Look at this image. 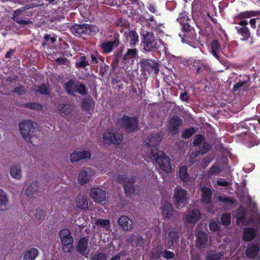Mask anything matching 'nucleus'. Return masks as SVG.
Listing matches in <instances>:
<instances>
[{"mask_svg":"<svg viewBox=\"0 0 260 260\" xmlns=\"http://www.w3.org/2000/svg\"><path fill=\"white\" fill-rule=\"evenodd\" d=\"M19 129L23 139L27 142L32 143L37 139L39 132L37 124L30 120H24L19 124Z\"/></svg>","mask_w":260,"mask_h":260,"instance_id":"obj_1","label":"nucleus"},{"mask_svg":"<svg viewBox=\"0 0 260 260\" xmlns=\"http://www.w3.org/2000/svg\"><path fill=\"white\" fill-rule=\"evenodd\" d=\"M143 41L142 42L144 49L146 51H153L158 50L161 46L164 47V50H166V46L160 40H156L154 39L153 34L151 32H147L145 34H142Z\"/></svg>","mask_w":260,"mask_h":260,"instance_id":"obj_2","label":"nucleus"},{"mask_svg":"<svg viewBox=\"0 0 260 260\" xmlns=\"http://www.w3.org/2000/svg\"><path fill=\"white\" fill-rule=\"evenodd\" d=\"M150 158L155 160L159 168L167 173H169L172 171L169 158L161 151L152 150L150 154Z\"/></svg>","mask_w":260,"mask_h":260,"instance_id":"obj_3","label":"nucleus"},{"mask_svg":"<svg viewBox=\"0 0 260 260\" xmlns=\"http://www.w3.org/2000/svg\"><path fill=\"white\" fill-rule=\"evenodd\" d=\"M59 237L61 244L63 246V250L69 252L73 248V238L70 231L67 229L62 230L59 233Z\"/></svg>","mask_w":260,"mask_h":260,"instance_id":"obj_4","label":"nucleus"},{"mask_svg":"<svg viewBox=\"0 0 260 260\" xmlns=\"http://www.w3.org/2000/svg\"><path fill=\"white\" fill-rule=\"evenodd\" d=\"M173 200L175 206L179 208L188 201L187 191L181 186H177L174 191Z\"/></svg>","mask_w":260,"mask_h":260,"instance_id":"obj_5","label":"nucleus"},{"mask_svg":"<svg viewBox=\"0 0 260 260\" xmlns=\"http://www.w3.org/2000/svg\"><path fill=\"white\" fill-rule=\"evenodd\" d=\"M103 141L107 144H118L123 140V136L120 133L116 131H107L103 135Z\"/></svg>","mask_w":260,"mask_h":260,"instance_id":"obj_6","label":"nucleus"},{"mask_svg":"<svg viewBox=\"0 0 260 260\" xmlns=\"http://www.w3.org/2000/svg\"><path fill=\"white\" fill-rule=\"evenodd\" d=\"M95 176V171L87 168L80 171L78 176L77 180L80 184L83 185L92 180Z\"/></svg>","mask_w":260,"mask_h":260,"instance_id":"obj_7","label":"nucleus"},{"mask_svg":"<svg viewBox=\"0 0 260 260\" xmlns=\"http://www.w3.org/2000/svg\"><path fill=\"white\" fill-rule=\"evenodd\" d=\"M182 124V120L177 116H174L168 121L167 128L169 133L173 135L179 133V127Z\"/></svg>","mask_w":260,"mask_h":260,"instance_id":"obj_8","label":"nucleus"},{"mask_svg":"<svg viewBox=\"0 0 260 260\" xmlns=\"http://www.w3.org/2000/svg\"><path fill=\"white\" fill-rule=\"evenodd\" d=\"M120 123L128 132H133L137 128L138 120L135 117L124 115L120 120Z\"/></svg>","mask_w":260,"mask_h":260,"instance_id":"obj_9","label":"nucleus"},{"mask_svg":"<svg viewBox=\"0 0 260 260\" xmlns=\"http://www.w3.org/2000/svg\"><path fill=\"white\" fill-rule=\"evenodd\" d=\"M141 68L149 73L157 74L159 72V68L157 63L151 60L143 59L140 62Z\"/></svg>","mask_w":260,"mask_h":260,"instance_id":"obj_10","label":"nucleus"},{"mask_svg":"<svg viewBox=\"0 0 260 260\" xmlns=\"http://www.w3.org/2000/svg\"><path fill=\"white\" fill-rule=\"evenodd\" d=\"M91 153L89 151L83 150L81 151H74L70 155V160L71 162H78L81 159H90Z\"/></svg>","mask_w":260,"mask_h":260,"instance_id":"obj_11","label":"nucleus"},{"mask_svg":"<svg viewBox=\"0 0 260 260\" xmlns=\"http://www.w3.org/2000/svg\"><path fill=\"white\" fill-rule=\"evenodd\" d=\"M90 196L97 203H101L105 201L106 199V192L99 187L91 188Z\"/></svg>","mask_w":260,"mask_h":260,"instance_id":"obj_12","label":"nucleus"},{"mask_svg":"<svg viewBox=\"0 0 260 260\" xmlns=\"http://www.w3.org/2000/svg\"><path fill=\"white\" fill-rule=\"evenodd\" d=\"M201 213L198 208L190 209L188 211L183 219L188 223L194 224L200 218Z\"/></svg>","mask_w":260,"mask_h":260,"instance_id":"obj_13","label":"nucleus"},{"mask_svg":"<svg viewBox=\"0 0 260 260\" xmlns=\"http://www.w3.org/2000/svg\"><path fill=\"white\" fill-rule=\"evenodd\" d=\"M127 177L125 175H121L117 176L116 181L119 183H123L126 193L130 194L134 191V186L129 182H126Z\"/></svg>","mask_w":260,"mask_h":260,"instance_id":"obj_14","label":"nucleus"},{"mask_svg":"<svg viewBox=\"0 0 260 260\" xmlns=\"http://www.w3.org/2000/svg\"><path fill=\"white\" fill-rule=\"evenodd\" d=\"M179 239L178 233L175 231L169 232L165 240L166 247L168 248L174 247L177 243Z\"/></svg>","mask_w":260,"mask_h":260,"instance_id":"obj_15","label":"nucleus"},{"mask_svg":"<svg viewBox=\"0 0 260 260\" xmlns=\"http://www.w3.org/2000/svg\"><path fill=\"white\" fill-rule=\"evenodd\" d=\"M118 223L124 231H130L133 229V221L127 216L120 217Z\"/></svg>","mask_w":260,"mask_h":260,"instance_id":"obj_16","label":"nucleus"},{"mask_svg":"<svg viewBox=\"0 0 260 260\" xmlns=\"http://www.w3.org/2000/svg\"><path fill=\"white\" fill-rule=\"evenodd\" d=\"M9 208V198L8 193L0 188V211H6Z\"/></svg>","mask_w":260,"mask_h":260,"instance_id":"obj_17","label":"nucleus"},{"mask_svg":"<svg viewBox=\"0 0 260 260\" xmlns=\"http://www.w3.org/2000/svg\"><path fill=\"white\" fill-rule=\"evenodd\" d=\"M161 140V137L158 133H153L144 141L146 145L156 147Z\"/></svg>","mask_w":260,"mask_h":260,"instance_id":"obj_18","label":"nucleus"},{"mask_svg":"<svg viewBox=\"0 0 260 260\" xmlns=\"http://www.w3.org/2000/svg\"><path fill=\"white\" fill-rule=\"evenodd\" d=\"M238 26L235 27L238 32L242 35L244 39H247L249 37L250 33L248 29L246 26L248 24V22L245 20H241L237 23Z\"/></svg>","mask_w":260,"mask_h":260,"instance_id":"obj_19","label":"nucleus"},{"mask_svg":"<svg viewBox=\"0 0 260 260\" xmlns=\"http://www.w3.org/2000/svg\"><path fill=\"white\" fill-rule=\"evenodd\" d=\"M10 174L14 179L20 180L22 178L23 174L20 166L13 165L10 168Z\"/></svg>","mask_w":260,"mask_h":260,"instance_id":"obj_20","label":"nucleus"},{"mask_svg":"<svg viewBox=\"0 0 260 260\" xmlns=\"http://www.w3.org/2000/svg\"><path fill=\"white\" fill-rule=\"evenodd\" d=\"M138 50L136 48L128 49L126 52L123 55L122 60L125 63L133 62L134 60L137 57Z\"/></svg>","mask_w":260,"mask_h":260,"instance_id":"obj_21","label":"nucleus"},{"mask_svg":"<svg viewBox=\"0 0 260 260\" xmlns=\"http://www.w3.org/2000/svg\"><path fill=\"white\" fill-rule=\"evenodd\" d=\"M124 36L126 42L130 45H135L138 42V35L133 30H127L124 32Z\"/></svg>","mask_w":260,"mask_h":260,"instance_id":"obj_22","label":"nucleus"},{"mask_svg":"<svg viewBox=\"0 0 260 260\" xmlns=\"http://www.w3.org/2000/svg\"><path fill=\"white\" fill-rule=\"evenodd\" d=\"M39 255L38 249L32 247L25 251L23 255V260H35Z\"/></svg>","mask_w":260,"mask_h":260,"instance_id":"obj_23","label":"nucleus"},{"mask_svg":"<svg viewBox=\"0 0 260 260\" xmlns=\"http://www.w3.org/2000/svg\"><path fill=\"white\" fill-rule=\"evenodd\" d=\"M39 184L38 182H32L27 188L26 193L28 197H34L39 193Z\"/></svg>","mask_w":260,"mask_h":260,"instance_id":"obj_24","label":"nucleus"},{"mask_svg":"<svg viewBox=\"0 0 260 260\" xmlns=\"http://www.w3.org/2000/svg\"><path fill=\"white\" fill-rule=\"evenodd\" d=\"M119 42L118 39H115L113 41L104 42L101 44L103 51L106 53H110L114 48L119 45Z\"/></svg>","mask_w":260,"mask_h":260,"instance_id":"obj_25","label":"nucleus"},{"mask_svg":"<svg viewBox=\"0 0 260 260\" xmlns=\"http://www.w3.org/2000/svg\"><path fill=\"white\" fill-rule=\"evenodd\" d=\"M76 205L77 207L80 209L88 208V202L87 197L83 194H79L76 198Z\"/></svg>","mask_w":260,"mask_h":260,"instance_id":"obj_26","label":"nucleus"},{"mask_svg":"<svg viewBox=\"0 0 260 260\" xmlns=\"http://www.w3.org/2000/svg\"><path fill=\"white\" fill-rule=\"evenodd\" d=\"M196 241L197 245L199 248L205 247L208 242L207 234L203 232H199L197 234Z\"/></svg>","mask_w":260,"mask_h":260,"instance_id":"obj_27","label":"nucleus"},{"mask_svg":"<svg viewBox=\"0 0 260 260\" xmlns=\"http://www.w3.org/2000/svg\"><path fill=\"white\" fill-rule=\"evenodd\" d=\"M88 240L85 238L80 240L78 244V251L82 255L87 256L89 252L87 251Z\"/></svg>","mask_w":260,"mask_h":260,"instance_id":"obj_28","label":"nucleus"},{"mask_svg":"<svg viewBox=\"0 0 260 260\" xmlns=\"http://www.w3.org/2000/svg\"><path fill=\"white\" fill-rule=\"evenodd\" d=\"M256 231L252 228H245L243 231V240L250 241L256 235Z\"/></svg>","mask_w":260,"mask_h":260,"instance_id":"obj_29","label":"nucleus"},{"mask_svg":"<svg viewBox=\"0 0 260 260\" xmlns=\"http://www.w3.org/2000/svg\"><path fill=\"white\" fill-rule=\"evenodd\" d=\"M172 206L169 203H166L162 207V214L166 218H169L173 215Z\"/></svg>","mask_w":260,"mask_h":260,"instance_id":"obj_30","label":"nucleus"},{"mask_svg":"<svg viewBox=\"0 0 260 260\" xmlns=\"http://www.w3.org/2000/svg\"><path fill=\"white\" fill-rule=\"evenodd\" d=\"M128 241L133 246H142L144 244V239L134 235L131 236Z\"/></svg>","mask_w":260,"mask_h":260,"instance_id":"obj_31","label":"nucleus"},{"mask_svg":"<svg viewBox=\"0 0 260 260\" xmlns=\"http://www.w3.org/2000/svg\"><path fill=\"white\" fill-rule=\"evenodd\" d=\"M258 251L259 248L258 246L254 244H251L247 248L246 254L248 257L253 258L257 255Z\"/></svg>","mask_w":260,"mask_h":260,"instance_id":"obj_32","label":"nucleus"},{"mask_svg":"<svg viewBox=\"0 0 260 260\" xmlns=\"http://www.w3.org/2000/svg\"><path fill=\"white\" fill-rule=\"evenodd\" d=\"M57 111L59 113L63 114L64 115H68L71 113L72 108L69 105L61 104H59L57 106Z\"/></svg>","mask_w":260,"mask_h":260,"instance_id":"obj_33","label":"nucleus"},{"mask_svg":"<svg viewBox=\"0 0 260 260\" xmlns=\"http://www.w3.org/2000/svg\"><path fill=\"white\" fill-rule=\"evenodd\" d=\"M201 191L202 192L203 201L205 203H209L212 196L211 190L209 188L204 186L201 188Z\"/></svg>","mask_w":260,"mask_h":260,"instance_id":"obj_34","label":"nucleus"},{"mask_svg":"<svg viewBox=\"0 0 260 260\" xmlns=\"http://www.w3.org/2000/svg\"><path fill=\"white\" fill-rule=\"evenodd\" d=\"M179 176L183 182L189 180V176L187 172V167L186 166H183L179 168Z\"/></svg>","mask_w":260,"mask_h":260,"instance_id":"obj_35","label":"nucleus"},{"mask_svg":"<svg viewBox=\"0 0 260 260\" xmlns=\"http://www.w3.org/2000/svg\"><path fill=\"white\" fill-rule=\"evenodd\" d=\"M72 32L75 36L79 37L82 34H84V24H76L72 26L71 28Z\"/></svg>","mask_w":260,"mask_h":260,"instance_id":"obj_36","label":"nucleus"},{"mask_svg":"<svg viewBox=\"0 0 260 260\" xmlns=\"http://www.w3.org/2000/svg\"><path fill=\"white\" fill-rule=\"evenodd\" d=\"M220 50V46L216 40H214L211 43V53L217 59L219 60L218 52Z\"/></svg>","mask_w":260,"mask_h":260,"instance_id":"obj_37","label":"nucleus"},{"mask_svg":"<svg viewBox=\"0 0 260 260\" xmlns=\"http://www.w3.org/2000/svg\"><path fill=\"white\" fill-rule=\"evenodd\" d=\"M97 30L95 26L84 24V32L85 35H93Z\"/></svg>","mask_w":260,"mask_h":260,"instance_id":"obj_38","label":"nucleus"},{"mask_svg":"<svg viewBox=\"0 0 260 260\" xmlns=\"http://www.w3.org/2000/svg\"><path fill=\"white\" fill-rule=\"evenodd\" d=\"M78 83H75L74 81L70 80L65 84V87L67 91L69 93L73 94L75 93L76 88L77 87Z\"/></svg>","mask_w":260,"mask_h":260,"instance_id":"obj_39","label":"nucleus"},{"mask_svg":"<svg viewBox=\"0 0 260 260\" xmlns=\"http://www.w3.org/2000/svg\"><path fill=\"white\" fill-rule=\"evenodd\" d=\"M35 90L36 92L42 94H49V88L45 84H41L39 86H36L35 87Z\"/></svg>","mask_w":260,"mask_h":260,"instance_id":"obj_40","label":"nucleus"},{"mask_svg":"<svg viewBox=\"0 0 260 260\" xmlns=\"http://www.w3.org/2000/svg\"><path fill=\"white\" fill-rule=\"evenodd\" d=\"M95 224L106 230H109L110 227V221L109 220L98 219L96 221Z\"/></svg>","mask_w":260,"mask_h":260,"instance_id":"obj_41","label":"nucleus"},{"mask_svg":"<svg viewBox=\"0 0 260 260\" xmlns=\"http://www.w3.org/2000/svg\"><path fill=\"white\" fill-rule=\"evenodd\" d=\"M222 256L220 252H216L213 251L209 252L207 255V260H217L220 259Z\"/></svg>","mask_w":260,"mask_h":260,"instance_id":"obj_42","label":"nucleus"},{"mask_svg":"<svg viewBox=\"0 0 260 260\" xmlns=\"http://www.w3.org/2000/svg\"><path fill=\"white\" fill-rule=\"evenodd\" d=\"M231 214L230 213H225L221 215L220 220L223 225H228L231 223Z\"/></svg>","mask_w":260,"mask_h":260,"instance_id":"obj_43","label":"nucleus"},{"mask_svg":"<svg viewBox=\"0 0 260 260\" xmlns=\"http://www.w3.org/2000/svg\"><path fill=\"white\" fill-rule=\"evenodd\" d=\"M236 216L237 218V221L239 222L240 221H241L242 222H244L243 219L245 216V211L242 208H239L236 214Z\"/></svg>","mask_w":260,"mask_h":260,"instance_id":"obj_44","label":"nucleus"},{"mask_svg":"<svg viewBox=\"0 0 260 260\" xmlns=\"http://www.w3.org/2000/svg\"><path fill=\"white\" fill-rule=\"evenodd\" d=\"M221 172V169L219 168L218 166L216 165H213L210 168V170L208 171V174L210 176L211 175H216L218 174Z\"/></svg>","mask_w":260,"mask_h":260,"instance_id":"obj_45","label":"nucleus"},{"mask_svg":"<svg viewBox=\"0 0 260 260\" xmlns=\"http://www.w3.org/2000/svg\"><path fill=\"white\" fill-rule=\"evenodd\" d=\"M88 65V61L86 60L85 56H81L80 58L79 61L77 62L76 64V66L77 68L85 67Z\"/></svg>","mask_w":260,"mask_h":260,"instance_id":"obj_46","label":"nucleus"},{"mask_svg":"<svg viewBox=\"0 0 260 260\" xmlns=\"http://www.w3.org/2000/svg\"><path fill=\"white\" fill-rule=\"evenodd\" d=\"M195 130L193 128H190L185 129L182 133V137L187 139L191 137L194 133Z\"/></svg>","mask_w":260,"mask_h":260,"instance_id":"obj_47","label":"nucleus"},{"mask_svg":"<svg viewBox=\"0 0 260 260\" xmlns=\"http://www.w3.org/2000/svg\"><path fill=\"white\" fill-rule=\"evenodd\" d=\"M160 250L159 248H154L151 252V258L152 259H158L160 256Z\"/></svg>","mask_w":260,"mask_h":260,"instance_id":"obj_48","label":"nucleus"},{"mask_svg":"<svg viewBox=\"0 0 260 260\" xmlns=\"http://www.w3.org/2000/svg\"><path fill=\"white\" fill-rule=\"evenodd\" d=\"M75 92H78L80 94H84L86 92V89L84 85L80 84H77Z\"/></svg>","mask_w":260,"mask_h":260,"instance_id":"obj_49","label":"nucleus"},{"mask_svg":"<svg viewBox=\"0 0 260 260\" xmlns=\"http://www.w3.org/2000/svg\"><path fill=\"white\" fill-rule=\"evenodd\" d=\"M210 70L209 67L208 66L205 64H201L198 68L197 69V72H208V71Z\"/></svg>","mask_w":260,"mask_h":260,"instance_id":"obj_50","label":"nucleus"},{"mask_svg":"<svg viewBox=\"0 0 260 260\" xmlns=\"http://www.w3.org/2000/svg\"><path fill=\"white\" fill-rule=\"evenodd\" d=\"M204 141L203 137L201 135H198L195 137L193 141V144L194 145L198 146L201 144L202 142Z\"/></svg>","mask_w":260,"mask_h":260,"instance_id":"obj_51","label":"nucleus"},{"mask_svg":"<svg viewBox=\"0 0 260 260\" xmlns=\"http://www.w3.org/2000/svg\"><path fill=\"white\" fill-rule=\"evenodd\" d=\"M218 200L223 203H230L231 204H233L235 203L234 200H233V199H232L230 198L225 197H220L218 198Z\"/></svg>","mask_w":260,"mask_h":260,"instance_id":"obj_52","label":"nucleus"},{"mask_svg":"<svg viewBox=\"0 0 260 260\" xmlns=\"http://www.w3.org/2000/svg\"><path fill=\"white\" fill-rule=\"evenodd\" d=\"M106 259L107 256L106 254L104 253H99L94 255L92 258V260H106Z\"/></svg>","mask_w":260,"mask_h":260,"instance_id":"obj_53","label":"nucleus"},{"mask_svg":"<svg viewBox=\"0 0 260 260\" xmlns=\"http://www.w3.org/2000/svg\"><path fill=\"white\" fill-rule=\"evenodd\" d=\"M209 228L211 231L215 232L218 230L219 226L215 221H212L209 224Z\"/></svg>","mask_w":260,"mask_h":260,"instance_id":"obj_54","label":"nucleus"},{"mask_svg":"<svg viewBox=\"0 0 260 260\" xmlns=\"http://www.w3.org/2000/svg\"><path fill=\"white\" fill-rule=\"evenodd\" d=\"M162 255L165 258H166L167 259H169V258H173L174 256V253L173 252H172L170 251L165 250L162 252Z\"/></svg>","mask_w":260,"mask_h":260,"instance_id":"obj_55","label":"nucleus"},{"mask_svg":"<svg viewBox=\"0 0 260 260\" xmlns=\"http://www.w3.org/2000/svg\"><path fill=\"white\" fill-rule=\"evenodd\" d=\"M252 12H246L244 13H241L237 16L238 18L239 19H243L245 18L250 17L252 16Z\"/></svg>","mask_w":260,"mask_h":260,"instance_id":"obj_56","label":"nucleus"},{"mask_svg":"<svg viewBox=\"0 0 260 260\" xmlns=\"http://www.w3.org/2000/svg\"><path fill=\"white\" fill-rule=\"evenodd\" d=\"M28 107L32 109L38 110H40L42 109V106L37 103H30L28 105Z\"/></svg>","mask_w":260,"mask_h":260,"instance_id":"obj_57","label":"nucleus"},{"mask_svg":"<svg viewBox=\"0 0 260 260\" xmlns=\"http://www.w3.org/2000/svg\"><path fill=\"white\" fill-rule=\"evenodd\" d=\"M13 19L15 22L20 24L26 25L28 23L27 21L22 20L21 18H20L18 17H13Z\"/></svg>","mask_w":260,"mask_h":260,"instance_id":"obj_58","label":"nucleus"},{"mask_svg":"<svg viewBox=\"0 0 260 260\" xmlns=\"http://www.w3.org/2000/svg\"><path fill=\"white\" fill-rule=\"evenodd\" d=\"M217 184L220 186H226L229 185V182L224 179L221 178L217 181Z\"/></svg>","mask_w":260,"mask_h":260,"instance_id":"obj_59","label":"nucleus"},{"mask_svg":"<svg viewBox=\"0 0 260 260\" xmlns=\"http://www.w3.org/2000/svg\"><path fill=\"white\" fill-rule=\"evenodd\" d=\"M244 83H245L244 82H238L237 84H235L234 85V87H233L234 90L235 91H236L239 88L242 87L244 84Z\"/></svg>","mask_w":260,"mask_h":260,"instance_id":"obj_60","label":"nucleus"},{"mask_svg":"<svg viewBox=\"0 0 260 260\" xmlns=\"http://www.w3.org/2000/svg\"><path fill=\"white\" fill-rule=\"evenodd\" d=\"M46 41H50L51 43H54L56 41V39L54 37H51L49 35H46L44 36Z\"/></svg>","mask_w":260,"mask_h":260,"instance_id":"obj_61","label":"nucleus"},{"mask_svg":"<svg viewBox=\"0 0 260 260\" xmlns=\"http://www.w3.org/2000/svg\"><path fill=\"white\" fill-rule=\"evenodd\" d=\"M56 61L58 63L62 64H65L67 62V60L64 58H58L56 59Z\"/></svg>","mask_w":260,"mask_h":260,"instance_id":"obj_62","label":"nucleus"},{"mask_svg":"<svg viewBox=\"0 0 260 260\" xmlns=\"http://www.w3.org/2000/svg\"><path fill=\"white\" fill-rule=\"evenodd\" d=\"M180 99L183 101H186L188 99L187 93L184 92L183 93L181 94Z\"/></svg>","mask_w":260,"mask_h":260,"instance_id":"obj_63","label":"nucleus"},{"mask_svg":"<svg viewBox=\"0 0 260 260\" xmlns=\"http://www.w3.org/2000/svg\"><path fill=\"white\" fill-rule=\"evenodd\" d=\"M254 224L257 226H260V217L257 215L256 218L254 221H253Z\"/></svg>","mask_w":260,"mask_h":260,"instance_id":"obj_64","label":"nucleus"}]
</instances>
